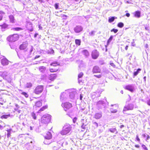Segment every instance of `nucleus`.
<instances>
[{
    "instance_id": "1",
    "label": "nucleus",
    "mask_w": 150,
    "mask_h": 150,
    "mask_svg": "<svg viewBox=\"0 0 150 150\" xmlns=\"http://www.w3.org/2000/svg\"><path fill=\"white\" fill-rule=\"evenodd\" d=\"M50 65L52 67L50 69V71L51 72H54L57 71L59 69V64L56 61L52 62L50 64Z\"/></svg>"
},
{
    "instance_id": "2",
    "label": "nucleus",
    "mask_w": 150,
    "mask_h": 150,
    "mask_svg": "<svg viewBox=\"0 0 150 150\" xmlns=\"http://www.w3.org/2000/svg\"><path fill=\"white\" fill-rule=\"evenodd\" d=\"M51 116L49 114L43 115L41 119L40 122L42 124H46L49 123L51 120Z\"/></svg>"
},
{
    "instance_id": "3",
    "label": "nucleus",
    "mask_w": 150,
    "mask_h": 150,
    "mask_svg": "<svg viewBox=\"0 0 150 150\" xmlns=\"http://www.w3.org/2000/svg\"><path fill=\"white\" fill-rule=\"evenodd\" d=\"M19 38V35L17 34H14L10 35L7 37V40L9 42H14L18 40Z\"/></svg>"
},
{
    "instance_id": "4",
    "label": "nucleus",
    "mask_w": 150,
    "mask_h": 150,
    "mask_svg": "<svg viewBox=\"0 0 150 150\" xmlns=\"http://www.w3.org/2000/svg\"><path fill=\"white\" fill-rule=\"evenodd\" d=\"M71 130V127L69 125H65L63 127L62 130L60 132L62 135H65L68 134Z\"/></svg>"
},
{
    "instance_id": "5",
    "label": "nucleus",
    "mask_w": 150,
    "mask_h": 150,
    "mask_svg": "<svg viewBox=\"0 0 150 150\" xmlns=\"http://www.w3.org/2000/svg\"><path fill=\"white\" fill-rule=\"evenodd\" d=\"M29 46L28 42H23L19 46V48L20 50H23L25 52L27 51Z\"/></svg>"
},
{
    "instance_id": "6",
    "label": "nucleus",
    "mask_w": 150,
    "mask_h": 150,
    "mask_svg": "<svg viewBox=\"0 0 150 150\" xmlns=\"http://www.w3.org/2000/svg\"><path fill=\"white\" fill-rule=\"evenodd\" d=\"M44 86L43 85H38L36 87L33 92L36 94L39 95L42 92Z\"/></svg>"
},
{
    "instance_id": "7",
    "label": "nucleus",
    "mask_w": 150,
    "mask_h": 150,
    "mask_svg": "<svg viewBox=\"0 0 150 150\" xmlns=\"http://www.w3.org/2000/svg\"><path fill=\"white\" fill-rule=\"evenodd\" d=\"M62 106L65 111L67 110L72 106L71 103L67 102L62 103Z\"/></svg>"
},
{
    "instance_id": "8",
    "label": "nucleus",
    "mask_w": 150,
    "mask_h": 150,
    "mask_svg": "<svg viewBox=\"0 0 150 150\" xmlns=\"http://www.w3.org/2000/svg\"><path fill=\"white\" fill-rule=\"evenodd\" d=\"M134 108L133 105L131 104H129L126 105L124 107L123 112H125L128 110H131Z\"/></svg>"
},
{
    "instance_id": "9",
    "label": "nucleus",
    "mask_w": 150,
    "mask_h": 150,
    "mask_svg": "<svg viewBox=\"0 0 150 150\" xmlns=\"http://www.w3.org/2000/svg\"><path fill=\"white\" fill-rule=\"evenodd\" d=\"M99 56V52L97 50H94L92 52L91 56L93 59H96Z\"/></svg>"
},
{
    "instance_id": "10",
    "label": "nucleus",
    "mask_w": 150,
    "mask_h": 150,
    "mask_svg": "<svg viewBox=\"0 0 150 150\" xmlns=\"http://www.w3.org/2000/svg\"><path fill=\"white\" fill-rule=\"evenodd\" d=\"M101 70L98 66H95L93 68L92 72L93 73H100Z\"/></svg>"
},
{
    "instance_id": "11",
    "label": "nucleus",
    "mask_w": 150,
    "mask_h": 150,
    "mask_svg": "<svg viewBox=\"0 0 150 150\" xmlns=\"http://www.w3.org/2000/svg\"><path fill=\"white\" fill-rule=\"evenodd\" d=\"M1 63L3 66L7 65L9 64V61L6 58H4L1 59Z\"/></svg>"
},
{
    "instance_id": "12",
    "label": "nucleus",
    "mask_w": 150,
    "mask_h": 150,
    "mask_svg": "<svg viewBox=\"0 0 150 150\" xmlns=\"http://www.w3.org/2000/svg\"><path fill=\"white\" fill-rule=\"evenodd\" d=\"M124 88L132 92H133L134 91V88L131 85H127L124 87Z\"/></svg>"
},
{
    "instance_id": "13",
    "label": "nucleus",
    "mask_w": 150,
    "mask_h": 150,
    "mask_svg": "<svg viewBox=\"0 0 150 150\" xmlns=\"http://www.w3.org/2000/svg\"><path fill=\"white\" fill-rule=\"evenodd\" d=\"M67 94L65 92L61 93L60 96V100L61 101H64L66 98Z\"/></svg>"
},
{
    "instance_id": "14",
    "label": "nucleus",
    "mask_w": 150,
    "mask_h": 150,
    "mask_svg": "<svg viewBox=\"0 0 150 150\" xmlns=\"http://www.w3.org/2000/svg\"><path fill=\"white\" fill-rule=\"evenodd\" d=\"M82 28L81 26H77L75 28L74 30L76 33H78L82 31Z\"/></svg>"
},
{
    "instance_id": "15",
    "label": "nucleus",
    "mask_w": 150,
    "mask_h": 150,
    "mask_svg": "<svg viewBox=\"0 0 150 150\" xmlns=\"http://www.w3.org/2000/svg\"><path fill=\"white\" fill-rule=\"evenodd\" d=\"M57 77V75L56 74H50L49 76V79L51 81L54 80Z\"/></svg>"
},
{
    "instance_id": "16",
    "label": "nucleus",
    "mask_w": 150,
    "mask_h": 150,
    "mask_svg": "<svg viewBox=\"0 0 150 150\" xmlns=\"http://www.w3.org/2000/svg\"><path fill=\"white\" fill-rule=\"evenodd\" d=\"M45 138L47 139H51L52 138V135L51 133L50 132H47L45 136Z\"/></svg>"
},
{
    "instance_id": "17",
    "label": "nucleus",
    "mask_w": 150,
    "mask_h": 150,
    "mask_svg": "<svg viewBox=\"0 0 150 150\" xmlns=\"http://www.w3.org/2000/svg\"><path fill=\"white\" fill-rule=\"evenodd\" d=\"M118 108V107L115 105L110 109V111L112 113H115L117 112Z\"/></svg>"
},
{
    "instance_id": "18",
    "label": "nucleus",
    "mask_w": 150,
    "mask_h": 150,
    "mask_svg": "<svg viewBox=\"0 0 150 150\" xmlns=\"http://www.w3.org/2000/svg\"><path fill=\"white\" fill-rule=\"evenodd\" d=\"M82 53L83 55H84L85 57H87L89 56V53L88 50H83L82 51Z\"/></svg>"
},
{
    "instance_id": "19",
    "label": "nucleus",
    "mask_w": 150,
    "mask_h": 150,
    "mask_svg": "<svg viewBox=\"0 0 150 150\" xmlns=\"http://www.w3.org/2000/svg\"><path fill=\"white\" fill-rule=\"evenodd\" d=\"M26 28L30 32L32 31L33 30L32 24H27L26 25Z\"/></svg>"
},
{
    "instance_id": "20",
    "label": "nucleus",
    "mask_w": 150,
    "mask_h": 150,
    "mask_svg": "<svg viewBox=\"0 0 150 150\" xmlns=\"http://www.w3.org/2000/svg\"><path fill=\"white\" fill-rule=\"evenodd\" d=\"M42 103L40 101H37L35 102V107H40L42 105Z\"/></svg>"
},
{
    "instance_id": "21",
    "label": "nucleus",
    "mask_w": 150,
    "mask_h": 150,
    "mask_svg": "<svg viewBox=\"0 0 150 150\" xmlns=\"http://www.w3.org/2000/svg\"><path fill=\"white\" fill-rule=\"evenodd\" d=\"M48 108V106L47 105H46L44 106H43L42 108H41L37 112L38 113H40L42 111H43L47 109Z\"/></svg>"
},
{
    "instance_id": "22",
    "label": "nucleus",
    "mask_w": 150,
    "mask_h": 150,
    "mask_svg": "<svg viewBox=\"0 0 150 150\" xmlns=\"http://www.w3.org/2000/svg\"><path fill=\"white\" fill-rule=\"evenodd\" d=\"M102 117V115L100 113H97L95 114V116H94V117L96 119H99L101 118Z\"/></svg>"
},
{
    "instance_id": "23",
    "label": "nucleus",
    "mask_w": 150,
    "mask_h": 150,
    "mask_svg": "<svg viewBox=\"0 0 150 150\" xmlns=\"http://www.w3.org/2000/svg\"><path fill=\"white\" fill-rule=\"evenodd\" d=\"M134 16L137 18H139L141 16V12L139 11H137L135 12Z\"/></svg>"
},
{
    "instance_id": "24",
    "label": "nucleus",
    "mask_w": 150,
    "mask_h": 150,
    "mask_svg": "<svg viewBox=\"0 0 150 150\" xmlns=\"http://www.w3.org/2000/svg\"><path fill=\"white\" fill-rule=\"evenodd\" d=\"M46 69V68L44 66H41L39 68V70L41 72H44Z\"/></svg>"
},
{
    "instance_id": "25",
    "label": "nucleus",
    "mask_w": 150,
    "mask_h": 150,
    "mask_svg": "<svg viewBox=\"0 0 150 150\" xmlns=\"http://www.w3.org/2000/svg\"><path fill=\"white\" fill-rule=\"evenodd\" d=\"M10 116V114L8 115H4L1 116L0 117L1 119H7L8 117Z\"/></svg>"
},
{
    "instance_id": "26",
    "label": "nucleus",
    "mask_w": 150,
    "mask_h": 150,
    "mask_svg": "<svg viewBox=\"0 0 150 150\" xmlns=\"http://www.w3.org/2000/svg\"><path fill=\"white\" fill-rule=\"evenodd\" d=\"M115 18H117V17L114 16L110 17L108 19V21L109 23H111L114 21Z\"/></svg>"
},
{
    "instance_id": "27",
    "label": "nucleus",
    "mask_w": 150,
    "mask_h": 150,
    "mask_svg": "<svg viewBox=\"0 0 150 150\" xmlns=\"http://www.w3.org/2000/svg\"><path fill=\"white\" fill-rule=\"evenodd\" d=\"M75 44L78 46H79L81 45V41L79 39H76L75 40Z\"/></svg>"
},
{
    "instance_id": "28",
    "label": "nucleus",
    "mask_w": 150,
    "mask_h": 150,
    "mask_svg": "<svg viewBox=\"0 0 150 150\" xmlns=\"http://www.w3.org/2000/svg\"><path fill=\"white\" fill-rule=\"evenodd\" d=\"M10 20L12 23L14 22V17L13 15H10L9 16Z\"/></svg>"
},
{
    "instance_id": "29",
    "label": "nucleus",
    "mask_w": 150,
    "mask_h": 150,
    "mask_svg": "<svg viewBox=\"0 0 150 150\" xmlns=\"http://www.w3.org/2000/svg\"><path fill=\"white\" fill-rule=\"evenodd\" d=\"M141 70V69H140L139 68L136 71L134 72L133 73V76H137L139 73L140 71Z\"/></svg>"
},
{
    "instance_id": "30",
    "label": "nucleus",
    "mask_w": 150,
    "mask_h": 150,
    "mask_svg": "<svg viewBox=\"0 0 150 150\" xmlns=\"http://www.w3.org/2000/svg\"><path fill=\"white\" fill-rule=\"evenodd\" d=\"M54 51L52 48L50 49L47 51V53L48 54H53L54 53Z\"/></svg>"
},
{
    "instance_id": "31",
    "label": "nucleus",
    "mask_w": 150,
    "mask_h": 150,
    "mask_svg": "<svg viewBox=\"0 0 150 150\" xmlns=\"http://www.w3.org/2000/svg\"><path fill=\"white\" fill-rule=\"evenodd\" d=\"M8 25L6 23H4L2 25H0V26L2 29H5L8 27Z\"/></svg>"
},
{
    "instance_id": "32",
    "label": "nucleus",
    "mask_w": 150,
    "mask_h": 150,
    "mask_svg": "<svg viewBox=\"0 0 150 150\" xmlns=\"http://www.w3.org/2000/svg\"><path fill=\"white\" fill-rule=\"evenodd\" d=\"M124 26V24L122 22L119 23L117 25V27L120 28H122Z\"/></svg>"
},
{
    "instance_id": "33",
    "label": "nucleus",
    "mask_w": 150,
    "mask_h": 150,
    "mask_svg": "<svg viewBox=\"0 0 150 150\" xmlns=\"http://www.w3.org/2000/svg\"><path fill=\"white\" fill-rule=\"evenodd\" d=\"M21 94L24 95L25 96V97H26V98H28L29 96L28 94L27 93H26L25 92H22L21 93Z\"/></svg>"
},
{
    "instance_id": "34",
    "label": "nucleus",
    "mask_w": 150,
    "mask_h": 150,
    "mask_svg": "<svg viewBox=\"0 0 150 150\" xmlns=\"http://www.w3.org/2000/svg\"><path fill=\"white\" fill-rule=\"evenodd\" d=\"M32 86L31 83L29 82L27 83L26 85V87L27 88H30Z\"/></svg>"
},
{
    "instance_id": "35",
    "label": "nucleus",
    "mask_w": 150,
    "mask_h": 150,
    "mask_svg": "<svg viewBox=\"0 0 150 150\" xmlns=\"http://www.w3.org/2000/svg\"><path fill=\"white\" fill-rule=\"evenodd\" d=\"M4 14V12L2 11H0V21H1L3 18V15Z\"/></svg>"
},
{
    "instance_id": "36",
    "label": "nucleus",
    "mask_w": 150,
    "mask_h": 150,
    "mask_svg": "<svg viewBox=\"0 0 150 150\" xmlns=\"http://www.w3.org/2000/svg\"><path fill=\"white\" fill-rule=\"evenodd\" d=\"M113 38V36L111 35L107 41V45H108L112 40Z\"/></svg>"
},
{
    "instance_id": "37",
    "label": "nucleus",
    "mask_w": 150,
    "mask_h": 150,
    "mask_svg": "<svg viewBox=\"0 0 150 150\" xmlns=\"http://www.w3.org/2000/svg\"><path fill=\"white\" fill-rule=\"evenodd\" d=\"M109 130L110 131L114 133L115 132H117L116 130V129L115 128L110 129Z\"/></svg>"
},
{
    "instance_id": "38",
    "label": "nucleus",
    "mask_w": 150,
    "mask_h": 150,
    "mask_svg": "<svg viewBox=\"0 0 150 150\" xmlns=\"http://www.w3.org/2000/svg\"><path fill=\"white\" fill-rule=\"evenodd\" d=\"M31 115L34 120H36V119L37 117L36 116V115L35 113H34V112H33L31 113Z\"/></svg>"
},
{
    "instance_id": "39",
    "label": "nucleus",
    "mask_w": 150,
    "mask_h": 150,
    "mask_svg": "<svg viewBox=\"0 0 150 150\" xmlns=\"http://www.w3.org/2000/svg\"><path fill=\"white\" fill-rule=\"evenodd\" d=\"M83 75V74L82 72L80 73L78 75V79L81 78Z\"/></svg>"
},
{
    "instance_id": "40",
    "label": "nucleus",
    "mask_w": 150,
    "mask_h": 150,
    "mask_svg": "<svg viewBox=\"0 0 150 150\" xmlns=\"http://www.w3.org/2000/svg\"><path fill=\"white\" fill-rule=\"evenodd\" d=\"M110 31L112 32H114V33H116L118 32V30L117 29H115L113 28V29H111V30Z\"/></svg>"
},
{
    "instance_id": "41",
    "label": "nucleus",
    "mask_w": 150,
    "mask_h": 150,
    "mask_svg": "<svg viewBox=\"0 0 150 150\" xmlns=\"http://www.w3.org/2000/svg\"><path fill=\"white\" fill-rule=\"evenodd\" d=\"M62 19L64 20H66L67 18V16L65 15H63L62 16Z\"/></svg>"
},
{
    "instance_id": "42",
    "label": "nucleus",
    "mask_w": 150,
    "mask_h": 150,
    "mask_svg": "<svg viewBox=\"0 0 150 150\" xmlns=\"http://www.w3.org/2000/svg\"><path fill=\"white\" fill-rule=\"evenodd\" d=\"M13 29L16 31H19L22 30V28H21L18 27L14 28H13Z\"/></svg>"
},
{
    "instance_id": "43",
    "label": "nucleus",
    "mask_w": 150,
    "mask_h": 150,
    "mask_svg": "<svg viewBox=\"0 0 150 150\" xmlns=\"http://www.w3.org/2000/svg\"><path fill=\"white\" fill-rule=\"evenodd\" d=\"M94 76L98 78H100L102 77V75L100 74L97 75H94Z\"/></svg>"
},
{
    "instance_id": "44",
    "label": "nucleus",
    "mask_w": 150,
    "mask_h": 150,
    "mask_svg": "<svg viewBox=\"0 0 150 150\" xmlns=\"http://www.w3.org/2000/svg\"><path fill=\"white\" fill-rule=\"evenodd\" d=\"M7 131L8 132V133L7 134V136L8 137H9L11 135V132L9 130H7Z\"/></svg>"
},
{
    "instance_id": "45",
    "label": "nucleus",
    "mask_w": 150,
    "mask_h": 150,
    "mask_svg": "<svg viewBox=\"0 0 150 150\" xmlns=\"http://www.w3.org/2000/svg\"><path fill=\"white\" fill-rule=\"evenodd\" d=\"M136 139L137 141H138L139 142H140V140L139 137V136L138 135H136Z\"/></svg>"
},
{
    "instance_id": "46",
    "label": "nucleus",
    "mask_w": 150,
    "mask_h": 150,
    "mask_svg": "<svg viewBox=\"0 0 150 150\" xmlns=\"http://www.w3.org/2000/svg\"><path fill=\"white\" fill-rule=\"evenodd\" d=\"M142 147L145 150H148V149L143 144L142 145Z\"/></svg>"
},
{
    "instance_id": "47",
    "label": "nucleus",
    "mask_w": 150,
    "mask_h": 150,
    "mask_svg": "<svg viewBox=\"0 0 150 150\" xmlns=\"http://www.w3.org/2000/svg\"><path fill=\"white\" fill-rule=\"evenodd\" d=\"M95 34V31H92L90 33H89V35L90 36H92L94 35Z\"/></svg>"
},
{
    "instance_id": "48",
    "label": "nucleus",
    "mask_w": 150,
    "mask_h": 150,
    "mask_svg": "<svg viewBox=\"0 0 150 150\" xmlns=\"http://www.w3.org/2000/svg\"><path fill=\"white\" fill-rule=\"evenodd\" d=\"M58 3H56L54 5V6L56 9H57L58 8Z\"/></svg>"
},
{
    "instance_id": "49",
    "label": "nucleus",
    "mask_w": 150,
    "mask_h": 150,
    "mask_svg": "<svg viewBox=\"0 0 150 150\" xmlns=\"http://www.w3.org/2000/svg\"><path fill=\"white\" fill-rule=\"evenodd\" d=\"M77 118L76 117H74L73 119V121L74 123H75L76 121Z\"/></svg>"
},
{
    "instance_id": "50",
    "label": "nucleus",
    "mask_w": 150,
    "mask_h": 150,
    "mask_svg": "<svg viewBox=\"0 0 150 150\" xmlns=\"http://www.w3.org/2000/svg\"><path fill=\"white\" fill-rule=\"evenodd\" d=\"M146 103L148 105L150 106V99L147 101Z\"/></svg>"
},
{
    "instance_id": "51",
    "label": "nucleus",
    "mask_w": 150,
    "mask_h": 150,
    "mask_svg": "<svg viewBox=\"0 0 150 150\" xmlns=\"http://www.w3.org/2000/svg\"><path fill=\"white\" fill-rule=\"evenodd\" d=\"M110 64L113 67L115 68L116 67L115 65L113 63H110Z\"/></svg>"
},
{
    "instance_id": "52",
    "label": "nucleus",
    "mask_w": 150,
    "mask_h": 150,
    "mask_svg": "<svg viewBox=\"0 0 150 150\" xmlns=\"http://www.w3.org/2000/svg\"><path fill=\"white\" fill-rule=\"evenodd\" d=\"M146 140H148L150 138V137L148 135L146 134Z\"/></svg>"
},
{
    "instance_id": "53",
    "label": "nucleus",
    "mask_w": 150,
    "mask_h": 150,
    "mask_svg": "<svg viewBox=\"0 0 150 150\" xmlns=\"http://www.w3.org/2000/svg\"><path fill=\"white\" fill-rule=\"evenodd\" d=\"M40 56V55H36L35 56V57L34 59H36L37 58H39Z\"/></svg>"
},
{
    "instance_id": "54",
    "label": "nucleus",
    "mask_w": 150,
    "mask_h": 150,
    "mask_svg": "<svg viewBox=\"0 0 150 150\" xmlns=\"http://www.w3.org/2000/svg\"><path fill=\"white\" fill-rule=\"evenodd\" d=\"M126 16L127 17H129L130 16V14L129 13H126V14H125Z\"/></svg>"
},
{
    "instance_id": "55",
    "label": "nucleus",
    "mask_w": 150,
    "mask_h": 150,
    "mask_svg": "<svg viewBox=\"0 0 150 150\" xmlns=\"http://www.w3.org/2000/svg\"><path fill=\"white\" fill-rule=\"evenodd\" d=\"M15 110L16 111H17V112H18V113H20V110H18V109H15Z\"/></svg>"
},
{
    "instance_id": "56",
    "label": "nucleus",
    "mask_w": 150,
    "mask_h": 150,
    "mask_svg": "<svg viewBox=\"0 0 150 150\" xmlns=\"http://www.w3.org/2000/svg\"><path fill=\"white\" fill-rule=\"evenodd\" d=\"M135 147L136 148H139V146L138 144L135 145Z\"/></svg>"
},
{
    "instance_id": "57",
    "label": "nucleus",
    "mask_w": 150,
    "mask_h": 150,
    "mask_svg": "<svg viewBox=\"0 0 150 150\" xmlns=\"http://www.w3.org/2000/svg\"><path fill=\"white\" fill-rule=\"evenodd\" d=\"M38 27L40 29L42 30V27L40 25H39L38 26Z\"/></svg>"
},
{
    "instance_id": "58",
    "label": "nucleus",
    "mask_w": 150,
    "mask_h": 150,
    "mask_svg": "<svg viewBox=\"0 0 150 150\" xmlns=\"http://www.w3.org/2000/svg\"><path fill=\"white\" fill-rule=\"evenodd\" d=\"M128 47V45H126L125 47V49L126 50H127Z\"/></svg>"
},
{
    "instance_id": "59",
    "label": "nucleus",
    "mask_w": 150,
    "mask_h": 150,
    "mask_svg": "<svg viewBox=\"0 0 150 150\" xmlns=\"http://www.w3.org/2000/svg\"><path fill=\"white\" fill-rule=\"evenodd\" d=\"M83 98V96L81 94L80 95V100H82V98Z\"/></svg>"
},
{
    "instance_id": "60",
    "label": "nucleus",
    "mask_w": 150,
    "mask_h": 150,
    "mask_svg": "<svg viewBox=\"0 0 150 150\" xmlns=\"http://www.w3.org/2000/svg\"><path fill=\"white\" fill-rule=\"evenodd\" d=\"M145 29L147 30H149V28L148 27H145Z\"/></svg>"
},
{
    "instance_id": "61",
    "label": "nucleus",
    "mask_w": 150,
    "mask_h": 150,
    "mask_svg": "<svg viewBox=\"0 0 150 150\" xmlns=\"http://www.w3.org/2000/svg\"><path fill=\"white\" fill-rule=\"evenodd\" d=\"M38 35L37 33H35L34 35V38H36L37 36V35Z\"/></svg>"
},
{
    "instance_id": "62",
    "label": "nucleus",
    "mask_w": 150,
    "mask_h": 150,
    "mask_svg": "<svg viewBox=\"0 0 150 150\" xmlns=\"http://www.w3.org/2000/svg\"><path fill=\"white\" fill-rule=\"evenodd\" d=\"M146 134H143L142 135V136L144 137H146Z\"/></svg>"
},
{
    "instance_id": "63",
    "label": "nucleus",
    "mask_w": 150,
    "mask_h": 150,
    "mask_svg": "<svg viewBox=\"0 0 150 150\" xmlns=\"http://www.w3.org/2000/svg\"><path fill=\"white\" fill-rule=\"evenodd\" d=\"M124 127V125H121V126H120V128H122Z\"/></svg>"
},
{
    "instance_id": "64",
    "label": "nucleus",
    "mask_w": 150,
    "mask_h": 150,
    "mask_svg": "<svg viewBox=\"0 0 150 150\" xmlns=\"http://www.w3.org/2000/svg\"><path fill=\"white\" fill-rule=\"evenodd\" d=\"M15 105L18 108H19V106H18V104H15Z\"/></svg>"
}]
</instances>
